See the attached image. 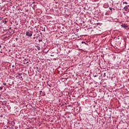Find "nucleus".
Instances as JSON below:
<instances>
[{"instance_id":"2eb2a0df","label":"nucleus","mask_w":129,"mask_h":129,"mask_svg":"<svg viewBox=\"0 0 129 129\" xmlns=\"http://www.w3.org/2000/svg\"><path fill=\"white\" fill-rule=\"evenodd\" d=\"M19 75H22V74H19Z\"/></svg>"},{"instance_id":"1a4fd4ad","label":"nucleus","mask_w":129,"mask_h":129,"mask_svg":"<svg viewBox=\"0 0 129 129\" xmlns=\"http://www.w3.org/2000/svg\"><path fill=\"white\" fill-rule=\"evenodd\" d=\"M109 10H110V11H112V9H111V8H109Z\"/></svg>"},{"instance_id":"f257e3e1","label":"nucleus","mask_w":129,"mask_h":129,"mask_svg":"<svg viewBox=\"0 0 129 129\" xmlns=\"http://www.w3.org/2000/svg\"><path fill=\"white\" fill-rule=\"evenodd\" d=\"M26 35L28 37H32L33 36V31H31L28 30V31L26 32Z\"/></svg>"},{"instance_id":"9d476101","label":"nucleus","mask_w":129,"mask_h":129,"mask_svg":"<svg viewBox=\"0 0 129 129\" xmlns=\"http://www.w3.org/2000/svg\"><path fill=\"white\" fill-rule=\"evenodd\" d=\"M1 117H4V115H1Z\"/></svg>"},{"instance_id":"9b49d317","label":"nucleus","mask_w":129,"mask_h":129,"mask_svg":"<svg viewBox=\"0 0 129 129\" xmlns=\"http://www.w3.org/2000/svg\"><path fill=\"white\" fill-rule=\"evenodd\" d=\"M15 67V65L12 66V68H14Z\"/></svg>"},{"instance_id":"0eeeda50","label":"nucleus","mask_w":129,"mask_h":129,"mask_svg":"<svg viewBox=\"0 0 129 129\" xmlns=\"http://www.w3.org/2000/svg\"><path fill=\"white\" fill-rule=\"evenodd\" d=\"M3 89V87H0V90H2Z\"/></svg>"},{"instance_id":"6ab92c4d","label":"nucleus","mask_w":129,"mask_h":129,"mask_svg":"<svg viewBox=\"0 0 129 129\" xmlns=\"http://www.w3.org/2000/svg\"><path fill=\"white\" fill-rule=\"evenodd\" d=\"M0 19H1V17H0Z\"/></svg>"},{"instance_id":"f8f14e48","label":"nucleus","mask_w":129,"mask_h":129,"mask_svg":"<svg viewBox=\"0 0 129 129\" xmlns=\"http://www.w3.org/2000/svg\"><path fill=\"white\" fill-rule=\"evenodd\" d=\"M47 85H48V86H49V87H51V86H50V85H49L48 84H47Z\"/></svg>"},{"instance_id":"39448f33","label":"nucleus","mask_w":129,"mask_h":129,"mask_svg":"<svg viewBox=\"0 0 129 129\" xmlns=\"http://www.w3.org/2000/svg\"><path fill=\"white\" fill-rule=\"evenodd\" d=\"M123 4H125V5H127V2H123Z\"/></svg>"},{"instance_id":"a211bd4d","label":"nucleus","mask_w":129,"mask_h":129,"mask_svg":"<svg viewBox=\"0 0 129 129\" xmlns=\"http://www.w3.org/2000/svg\"><path fill=\"white\" fill-rule=\"evenodd\" d=\"M40 92H42V91H40Z\"/></svg>"},{"instance_id":"f03ea898","label":"nucleus","mask_w":129,"mask_h":129,"mask_svg":"<svg viewBox=\"0 0 129 129\" xmlns=\"http://www.w3.org/2000/svg\"><path fill=\"white\" fill-rule=\"evenodd\" d=\"M121 27H122V28H123L124 29H126L127 26L125 25V24H122L121 25Z\"/></svg>"},{"instance_id":"dca6fc26","label":"nucleus","mask_w":129,"mask_h":129,"mask_svg":"<svg viewBox=\"0 0 129 129\" xmlns=\"http://www.w3.org/2000/svg\"><path fill=\"white\" fill-rule=\"evenodd\" d=\"M17 40H18V38H17L16 39Z\"/></svg>"},{"instance_id":"aec40b11","label":"nucleus","mask_w":129,"mask_h":129,"mask_svg":"<svg viewBox=\"0 0 129 129\" xmlns=\"http://www.w3.org/2000/svg\"><path fill=\"white\" fill-rule=\"evenodd\" d=\"M0 19H1V17H0Z\"/></svg>"},{"instance_id":"20e7f679","label":"nucleus","mask_w":129,"mask_h":129,"mask_svg":"<svg viewBox=\"0 0 129 129\" xmlns=\"http://www.w3.org/2000/svg\"><path fill=\"white\" fill-rule=\"evenodd\" d=\"M36 48H37V50H40V49H41V48L39 46H36Z\"/></svg>"},{"instance_id":"423d86ee","label":"nucleus","mask_w":129,"mask_h":129,"mask_svg":"<svg viewBox=\"0 0 129 129\" xmlns=\"http://www.w3.org/2000/svg\"><path fill=\"white\" fill-rule=\"evenodd\" d=\"M82 44H86V43H85V42H84V41L82 42Z\"/></svg>"},{"instance_id":"6e6552de","label":"nucleus","mask_w":129,"mask_h":129,"mask_svg":"<svg viewBox=\"0 0 129 129\" xmlns=\"http://www.w3.org/2000/svg\"><path fill=\"white\" fill-rule=\"evenodd\" d=\"M3 85H7V83H3Z\"/></svg>"},{"instance_id":"4468645a","label":"nucleus","mask_w":129,"mask_h":129,"mask_svg":"<svg viewBox=\"0 0 129 129\" xmlns=\"http://www.w3.org/2000/svg\"><path fill=\"white\" fill-rule=\"evenodd\" d=\"M104 77H105V73H104Z\"/></svg>"},{"instance_id":"ddd939ff","label":"nucleus","mask_w":129,"mask_h":129,"mask_svg":"<svg viewBox=\"0 0 129 129\" xmlns=\"http://www.w3.org/2000/svg\"><path fill=\"white\" fill-rule=\"evenodd\" d=\"M50 56H51V57H53V56H54V55H50Z\"/></svg>"},{"instance_id":"7ed1b4c3","label":"nucleus","mask_w":129,"mask_h":129,"mask_svg":"<svg viewBox=\"0 0 129 129\" xmlns=\"http://www.w3.org/2000/svg\"><path fill=\"white\" fill-rule=\"evenodd\" d=\"M124 11H127V10H128V6H126L124 8Z\"/></svg>"},{"instance_id":"f3484780","label":"nucleus","mask_w":129,"mask_h":129,"mask_svg":"<svg viewBox=\"0 0 129 129\" xmlns=\"http://www.w3.org/2000/svg\"><path fill=\"white\" fill-rule=\"evenodd\" d=\"M94 77H96V76H94Z\"/></svg>"}]
</instances>
